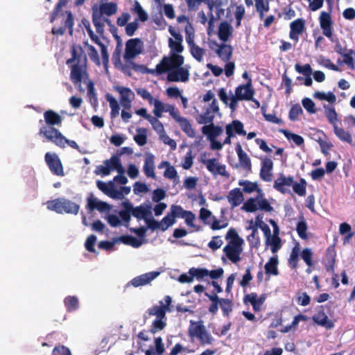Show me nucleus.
I'll return each mask as SVG.
<instances>
[{
    "instance_id": "2",
    "label": "nucleus",
    "mask_w": 355,
    "mask_h": 355,
    "mask_svg": "<svg viewBox=\"0 0 355 355\" xmlns=\"http://www.w3.org/2000/svg\"><path fill=\"white\" fill-rule=\"evenodd\" d=\"M39 135L60 148H63L66 144H68L71 148L78 150L82 154L87 153L86 151L81 150L75 141L67 139L55 128H40Z\"/></svg>"
},
{
    "instance_id": "57",
    "label": "nucleus",
    "mask_w": 355,
    "mask_h": 355,
    "mask_svg": "<svg viewBox=\"0 0 355 355\" xmlns=\"http://www.w3.org/2000/svg\"><path fill=\"white\" fill-rule=\"evenodd\" d=\"M166 311L162 306H153L148 310L150 315H155L157 318H166Z\"/></svg>"
},
{
    "instance_id": "43",
    "label": "nucleus",
    "mask_w": 355,
    "mask_h": 355,
    "mask_svg": "<svg viewBox=\"0 0 355 355\" xmlns=\"http://www.w3.org/2000/svg\"><path fill=\"white\" fill-rule=\"evenodd\" d=\"M132 215L135 217L137 220L146 219V216L150 213L148 208L144 207L142 205H139L134 207L132 205L131 209Z\"/></svg>"
},
{
    "instance_id": "31",
    "label": "nucleus",
    "mask_w": 355,
    "mask_h": 355,
    "mask_svg": "<svg viewBox=\"0 0 355 355\" xmlns=\"http://www.w3.org/2000/svg\"><path fill=\"white\" fill-rule=\"evenodd\" d=\"M122 207H123V209L119 212V215L122 220L125 223V227H128L131 219L132 203L128 200H126L122 202Z\"/></svg>"
},
{
    "instance_id": "8",
    "label": "nucleus",
    "mask_w": 355,
    "mask_h": 355,
    "mask_svg": "<svg viewBox=\"0 0 355 355\" xmlns=\"http://www.w3.org/2000/svg\"><path fill=\"white\" fill-rule=\"evenodd\" d=\"M92 23L96 28V32L101 36L104 34V26L106 23L110 27V31L113 34L114 37L119 40L120 37L116 34V28L112 24L110 19L108 18L101 16V14H97V9L94 8L92 12Z\"/></svg>"
},
{
    "instance_id": "3",
    "label": "nucleus",
    "mask_w": 355,
    "mask_h": 355,
    "mask_svg": "<svg viewBox=\"0 0 355 355\" xmlns=\"http://www.w3.org/2000/svg\"><path fill=\"white\" fill-rule=\"evenodd\" d=\"M255 92L252 85V80L249 78L245 84L240 85L235 89L234 95L230 97L229 107L234 112L238 107V101L253 100Z\"/></svg>"
},
{
    "instance_id": "39",
    "label": "nucleus",
    "mask_w": 355,
    "mask_h": 355,
    "mask_svg": "<svg viewBox=\"0 0 355 355\" xmlns=\"http://www.w3.org/2000/svg\"><path fill=\"white\" fill-rule=\"evenodd\" d=\"M214 118L215 113L207 108L203 114L197 117L196 121L199 124L209 125L214 123Z\"/></svg>"
},
{
    "instance_id": "56",
    "label": "nucleus",
    "mask_w": 355,
    "mask_h": 355,
    "mask_svg": "<svg viewBox=\"0 0 355 355\" xmlns=\"http://www.w3.org/2000/svg\"><path fill=\"white\" fill-rule=\"evenodd\" d=\"M258 198H250L243 204L242 209L252 213L258 210Z\"/></svg>"
},
{
    "instance_id": "55",
    "label": "nucleus",
    "mask_w": 355,
    "mask_h": 355,
    "mask_svg": "<svg viewBox=\"0 0 355 355\" xmlns=\"http://www.w3.org/2000/svg\"><path fill=\"white\" fill-rule=\"evenodd\" d=\"M106 99L110 103V107L111 108V116L112 117H115L119 115L120 107L116 98L110 94H107Z\"/></svg>"
},
{
    "instance_id": "59",
    "label": "nucleus",
    "mask_w": 355,
    "mask_h": 355,
    "mask_svg": "<svg viewBox=\"0 0 355 355\" xmlns=\"http://www.w3.org/2000/svg\"><path fill=\"white\" fill-rule=\"evenodd\" d=\"M219 304L223 311V315L228 317L230 313L232 311L233 309V304L232 300L229 299L221 298V301Z\"/></svg>"
},
{
    "instance_id": "28",
    "label": "nucleus",
    "mask_w": 355,
    "mask_h": 355,
    "mask_svg": "<svg viewBox=\"0 0 355 355\" xmlns=\"http://www.w3.org/2000/svg\"><path fill=\"white\" fill-rule=\"evenodd\" d=\"M214 44L218 46V49L216 51L218 56L224 62L229 61L232 55L233 48L230 44H218L217 42H214Z\"/></svg>"
},
{
    "instance_id": "13",
    "label": "nucleus",
    "mask_w": 355,
    "mask_h": 355,
    "mask_svg": "<svg viewBox=\"0 0 355 355\" xmlns=\"http://www.w3.org/2000/svg\"><path fill=\"white\" fill-rule=\"evenodd\" d=\"M312 320L314 323L327 329H331L334 327V322L329 319L323 306H318L316 313L312 316Z\"/></svg>"
},
{
    "instance_id": "53",
    "label": "nucleus",
    "mask_w": 355,
    "mask_h": 355,
    "mask_svg": "<svg viewBox=\"0 0 355 355\" xmlns=\"http://www.w3.org/2000/svg\"><path fill=\"white\" fill-rule=\"evenodd\" d=\"M282 132H283L287 139L292 140L297 146H301L304 144V140L302 136L291 132L287 130H282Z\"/></svg>"
},
{
    "instance_id": "41",
    "label": "nucleus",
    "mask_w": 355,
    "mask_h": 355,
    "mask_svg": "<svg viewBox=\"0 0 355 355\" xmlns=\"http://www.w3.org/2000/svg\"><path fill=\"white\" fill-rule=\"evenodd\" d=\"M342 56L343 58V62L349 69L354 70L355 69V51L347 49Z\"/></svg>"
},
{
    "instance_id": "12",
    "label": "nucleus",
    "mask_w": 355,
    "mask_h": 355,
    "mask_svg": "<svg viewBox=\"0 0 355 355\" xmlns=\"http://www.w3.org/2000/svg\"><path fill=\"white\" fill-rule=\"evenodd\" d=\"M294 178L291 175L285 176L283 174H279V176L275 180L273 188L282 194L291 193L289 187H292Z\"/></svg>"
},
{
    "instance_id": "4",
    "label": "nucleus",
    "mask_w": 355,
    "mask_h": 355,
    "mask_svg": "<svg viewBox=\"0 0 355 355\" xmlns=\"http://www.w3.org/2000/svg\"><path fill=\"white\" fill-rule=\"evenodd\" d=\"M47 209L54 211L58 214H70L76 215L80 209V206L66 198H56L49 200L46 202Z\"/></svg>"
},
{
    "instance_id": "25",
    "label": "nucleus",
    "mask_w": 355,
    "mask_h": 355,
    "mask_svg": "<svg viewBox=\"0 0 355 355\" xmlns=\"http://www.w3.org/2000/svg\"><path fill=\"white\" fill-rule=\"evenodd\" d=\"M228 202L232 209L239 206L244 200V196L239 188L232 189L227 196Z\"/></svg>"
},
{
    "instance_id": "16",
    "label": "nucleus",
    "mask_w": 355,
    "mask_h": 355,
    "mask_svg": "<svg viewBox=\"0 0 355 355\" xmlns=\"http://www.w3.org/2000/svg\"><path fill=\"white\" fill-rule=\"evenodd\" d=\"M168 31L170 34L175 38V40L172 38L168 39V46L171 49V53L179 55L184 50V46L182 44L183 41L182 36L180 33H176L171 27H170Z\"/></svg>"
},
{
    "instance_id": "5",
    "label": "nucleus",
    "mask_w": 355,
    "mask_h": 355,
    "mask_svg": "<svg viewBox=\"0 0 355 355\" xmlns=\"http://www.w3.org/2000/svg\"><path fill=\"white\" fill-rule=\"evenodd\" d=\"M184 58L181 55L171 54V57H164L161 62L156 65L155 73L160 75L169 72L173 67H181L184 64Z\"/></svg>"
},
{
    "instance_id": "35",
    "label": "nucleus",
    "mask_w": 355,
    "mask_h": 355,
    "mask_svg": "<svg viewBox=\"0 0 355 355\" xmlns=\"http://www.w3.org/2000/svg\"><path fill=\"white\" fill-rule=\"evenodd\" d=\"M227 128H230L232 134L245 136L247 133L244 130L243 123L239 120H233L230 123H228L225 126V132Z\"/></svg>"
},
{
    "instance_id": "21",
    "label": "nucleus",
    "mask_w": 355,
    "mask_h": 355,
    "mask_svg": "<svg viewBox=\"0 0 355 355\" xmlns=\"http://www.w3.org/2000/svg\"><path fill=\"white\" fill-rule=\"evenodd\" d=\"M260 178L265 182H270L272 180V171L273 162L271 159L265 157L261 159Z\"/></svg>"
},
{
    "instance_id": "64",
    "label": "nucleus",
    "mask_w": 355,
    "mask_h": 355,
    "mask_svg": "<svg viewBox=\"0 0 355 355\" xmlns=\"http://www.w3.org/2000/svg\"><path fill=\"white\" fill-rule=\"evenodd\" d=\"M190 49L192 56L198 62H201L205 54L204 49L196 44L190 46Z\"/></svg>"
},
{
    "instance_id": "7",
    "label": "nucleus",
    "mask_w": 355,
    "mask_h": 355,
    "mask_svg": "<svg viewBox=\"0 0 355 355\" xmlns=\"http://www.w3.org/2000/svg\"><path fill=\"white\" fill-rule=\"evenodd\" d=\"M104 165L96 166L94 173L102 176L108 175L111 171L116 170L119 173H124V168L121 164L120 159L116 155H113L110 159L103 162Z\"/></svg>"
},
{
    "instance_id": "22",
    "label": "nucleus",
    "mask_w": 355,
    "mask_h": 355,
    "mask_svg": "<svg viewBox=\"0 0 355 355\" xmlns=\"http://www.w3.org/2000/svg\"><path fill=\"white\" fill-rule=\"evenodd\" d=\"M44 119L46 125L42 128H54L55 125L60 126L62 122V117L52 110H48L44 112Z\"/></svg>"
},
{
    "instance_id": "32",
    "label": "nucleus",
    "mask_w": 355,
    "mask_h": 355,
    "mask_svg": "<svg viewBox=\"0 0 355 355\" xmlns=\"http://www.w3.org/2000/svg\"><path fill=\"white\" fill-rule=\"evenodd\" d=\"M232 27L227 21H223L220 24L218 36L222 42H226L232 35Z\"/></svg>"
},
{
    "instance_id": "10",
    "label": "nucleus",
    "mask_w": 355,
    "mask_h": 355,
    "mask_svg": "<svg viewBox=\"0 0 355 355\" xmlns=\"http://www.w3.org/2000/svg\"><path fill=\"white\" fill-rule=\"evenodd\" d=\"M141 41L139 38L130 39L126 42L123 58L126 61L135 58L141 53L140 44Z\"/></svg>"
},
{
    "instance_id": "46",
    "label": "nucleus",
    "mask_w": 355,
    "mask_h": 355,
    "mask_svg": "<svg viewBox=\"0 0 355 355\" xmlns=\"http://www.w3.org/2000/svg\"><path fill=\"white\" fill-rule=\"evenodd\" d=\"M306 185L307 182L306 180L301 178L299 182H295L293 181L292 187L293 191L299 196H304L306 193Z\"/></svg>"
},
{
    "instance_id": "60",
    "label": "nucleus",
    "mask_w": 355,
    "mask_h": 355,
    "mask_svg": "<svg viewBox=\"0 0 355 355\" xmlns=\"http://www.w3.org/2000/svg\"><path fill=\"white\" fill-rule=\"evenodd\" d=\"M301 257L309 268L313 266V262L312 260L313 252L311 248H306L303 249L301 252Z\"/></svg>"
},
{
    "instance_id": "29",
    "label": "nucleus",
    "mask_w": 355,
    "mask_h": 355,
    "mask_svg": "<svg viewBox=\"0 0 355 355\" xmlns=\"http://www.w3.org/2000/svg\"><path fill=\"white\" fill-rule=\"evenodd\" d=\"M144 171L145 175L148 178H155V156L151 153H147L146 155Z\"/></svg>"
},
{
    "instance_id": "63",
    "label": "nucleus",
    "mask_w": 355,
    "mask_h": 355,
    "mask_svg": "<svg viewBox=\"0 0 355 355\" xmlns=\"http://www.w3.org/2000/svg\"><path fill=\"white\" fill-rule=\"evenodd\" d=\"M139 134L134 136V140L140 146H144L147 143L146 130L144 128L138 129Z\"/></svg>"
},
{
    "instance_id": "18",
    "label": "nucleus",
    "mask_w": 355,
    "mask_h": 355,
    "mask_svg": "<svg viewBox=\"0 0 355 355\" xmlns=\"http://www.w3.org/2000/svg\"><path fill=\"white\" fill-rule=\"evenodd\" d=\"M67 18L64 22V26L60 27H53L52 33L56 36L62 35L64 34L66 28L69 30V35H72L73 33V26L74 24V18L72 12L70 10L65 11Z\"/></svg>"
},
{
    "instance_id": "40",
    "label": "nucleus",
    "mask_w": 355,
    "mask_h": 355,
    "mask_svg": "<svg viewBox=\"0 0 355 355\" xmlns=\"http://www.w3.org/2000/svg\"><path fill=\"white\" fill-rule=\"evenodd\" d=\"M116 241H119L121 243L131 245L133 248H139L142 245V241L141 240L130 235L121 236L116 239Z\"/></svg>"
},
{
    "instance_id": "9",
    "label": "nucleus",
    "mask_w": 355,
    "mask_h": 355,
    "mask_svg": "<svg viewBox=\"0 0 355 355\" xmlns=\"http://www.w3.org/2000/svg\"><path fill=\"white\" fill-rule=\"evenodd\" d=\"M199 218L205 225H210L213 230H219L225 228L228 225L227 223L220 224L216 217L212 215L211 211L204 207L200 209Z\"/></svg>"
},
{
    "instance_id": "44",
    "label": "nucleus",
    "mask_w": 355,
    "mask_h": 355,
    "mask_svg": "<svg viewBox=\"0 0 355 355\" xmlns=\"http://www.w3.org/2000/svg\"><path fill=\"white\" fill-rule=\"evenodd\" d=\"M257 294L256 293H251L250 294H247L243 297V302L245 304L250 303L252 306L253 310L254 311H259L261 309V306L262 304H259L257 301Z\"/></svg>"
},
{
    "instance_id": "47",
    "label": "nucleus",
    "mask_w": 355,
    "mask_h": 355,
    "mask_svg": "<svg viewBox=\"0 0 355 355\" xmlns=\"http://www.w3.org/2000/svg\"><path fill=\"white\" fill-rule=\"evenodd\" d=\"M314 98L320 100V101H326L329 103H334L336 101V96L333 92L324 93L322 92L317 91L313 95Z\"/></svg>"
},
{
    "instance_id": "54",
    "label": "nucleus",
    "mask_w": 355,
    "mask_h": 355,
    "mask_svg": "<svg viewBox=\"0 0 355 355\" xmlns=\"http://www.w3.org/2000/svg\"><path fill=\"white\" fill-rule=\"evenodd\" d=\"M188 211L184 210L180 205H172L170 209L171 216L175 220L176 218H184Z\"/></svg>"
},
{
    "instance_id": "62",
    "label": "nucleus",
    "mask_w": 355,
    "mask_h": 355,
    "mask_svg": "<svg viewBox=\"0 0 355 355\" xmlns=\"http://www.w3.org/2000/svg\"><path fill=\"white\" fill-rule=\"evenodd\" d=\"M152 105H154L153 114L155 116V117L161 118L162 112H164V104L159 99L154 98Z\"/></svg>"
},
{
    "instance_id": "49",
    "label": "nucleus",
    "mask_w": 355,
    "mask_h": 355,
    "mask_svg": "<svg viewBox=\"0 0 355 355\" xmlns=\"http://www.w3.org/2000/svg\"><path fill=\"white\" fill-rule=\"evenodd\" d=\"M266 245L271 246V251L272 253L277 252L282 247V240L279 236H270L266 239Z\"/></svg>"
},
{
    "instance_id": "33",
    "label": "nucleus",
    "mask_w": 355,
    "mask_h": 355,
    "mask_svg": "<svg viewBox=\"0 0 355 355\" xmlns=\"http://www.w3.org/2000/svg\"><path fill=\"white\" fill-rule=\"evenodd\" d=\"M278 259L277 257H272L265 264V272L267 275L277 276L279 275L278 270Z\"/></svg>"
},
{
    "instance_id": "37",
    "label": "nucleus",
    "mask_w": 355,
    "mask_h": 355,
    "mask_svg": "<svg viewBox=\"0 0 355 355\" xmlns=\"http://www.w3.org/2000/svg\"><path fill=\"white\" fill-rule=\"evenodd\" d=\"M178 124L180 125L182 130L191 138H193L196 136V132L192 128V125L189 120L186 117L182 116L178 120Z\"/></svg>"
},
{
    "instance_id": "51",
    "label": "nucleus",
    "mask_w": 355,
    "mask_h": 355,
    "mask_svg": "<svg viewBox=\"0 0 355 355\" xmlns=\"http://www.w3.org/2000/svg\"><path fill=\"white\" fill-rule=\"evenodd\" d=\"M225 239H230L228 244H243V240L241 239L234 228H230L226 234Z\"/></svg>"
},
{
    "instance_id": "23",
    "label": "nucleus",
    "mask_w": 355,
    "mask_h": 355,
    "mask_svg": "<svg viewBox=\"0 0 355 355\" xmlns=\"http://www.w3.org/2000/svg\"><path fill=\"white\" fill-rule=\"evenodd\" d=\"M159 275V272H147L133 278L130 283L135 287L144 286L149 284Z\"/></svg>"
},
{
    "instance_id": "26",
    "label": "nucleus",
    "mask_w": 355,
    "mask_h": 355,
    "mask_svg": "<svg viewBox=\"0 0 355 355\" xmlns=\"http://www.w3.org/2000/svg\"><path fill=\"white\" fill-rule=\"evenodd\" d=\"M336 252L334 245L328 247L325 254L324 267L327 272H334Z\"/></svg>"
},
{
    "instance_id": "38",
    "label": "nucleus",
    "mask_w": 355,
    "mask_h": 355,
    "mask_svg": "<svg viewBox=\"0 0 355 355\" xmlns=\"http://www.w3.org/2000/svg\"><path fill=\"white\" fill-rule=\"evenodd\" d=\"M300 252V243H297L292 248L290 257L288 260V266L292 269H296L298 266L299 254Z\"/></svg>"
},
{
    "instance_id": "15",
    "label": "nucleus",
    "mask_w": 355,
    "mask_h": 355,
    "mask_svg": "<svg viewBox=\"0 0 355 355\" xmlns=\"http://www.w3.org/2000/svg\"><path fill=\"white\" fill-rule=\"evenodd\" d=\"M202 164L206 165L207 170L214 175H220L223 176H229L226 171L225 165H220L216 158H211L209 159H202Z\"/></svg>"
},
{
    "instance_id": "61",
    "label": "nucleus",
    "mask_w": 355,
    "mask_h": 355,
    "mask_svg": "<svg viewBox=\"0 0 355 355\" xmlns=\"http://www.w3.org/2000/svg\"><path fill=\"white\" fill-rule=\"evenodd\" d=\"M159 118L153 116L149 121L150 123L152 125L154 130L158 134V135H161L164 134L166 131L164 130V127L163 123L159 121Z\"/></svg>"
},
{
    "instance_id": "42",
    "label": "nucleus",
    "mask_w": 355,
    "mask_h": 355,
    "mask_svg": "<svg viewBox=\"0 0 355 355\" xmlns=\"http://www.w3.org/2000/svg\"><path fill=\"white\" fill-rule=\"evenodd\" d=\"M325 116L328 120V122L333 125H337L338 121V114L333 107H329V105H324Z\"/></svg>"
},
{
    "instance_id": "30",
    "label": "nucleus",
    "mask_w": 355,
    "mask_h": 355,
    "mask_svg": "<svg viewBox=\"0 0 355 355\" xmlns=\"http://www.w3.org/2000/svg\"><path fill=\"white\" fill-rule=\"evenodd\" d=\"M222 132V128L218 125H215L214 123L204 125L202 128V132L207 135L209 140H213L219 136Z\"/></svg>"
},
{
    "instance_id": "6",
    "label": "nucleus",
    "mask_w": 355,
    "mask_h": 355,
    "mask_svg": "<svg viewBox=\"0 0 355 355\" xmlns=\"http://www.w3.org/2000/svg\"><path fill=\"white\" fill-rule=\"evenodd\" d=\"M191 325L189 329L190 336L196 337L201 345H209L213 341L211 335L207 331L205 327L203 325L202 322H190Z\"/></svg>"
},
{
    "instance_id": "34",
    "label": "nucleus",
    "mask_w": 355,
    "mask_h": 355,
    "mask_svg": "<svg viewBox=\"0 0 355 355\" xmlns=\"http://www.w3.org/2000/svg\"><path fill=\"white\" fill-rule=\"evenodd\" d=\"M334 132L336 136L342 141L351 144L352 143V132L337 125L334 127Z\"/></svg>"
},
{
    "instance_id": "36",
    "label": "nucleus",
    "mask_w": 355,
    "mask_h": 355,
    "mask_svg": "<svg viewBox=\"0 0 355 355\" xmlns=\"http://www.w3.org/2000/svg\"><path fill=\"white\" fill-rule=\"evenodd\" d=\"M117 11V4L114 2L103 3L99 6V10H97V14L106 15L111 16L114 15Z\"/></svg>"
},
{
    "instance_id": "14",
    "label": "nucleus",
    "mask_w": 355,
    "mask_h": 355,
    "mask_svg": "<svg viewBox=\"0 0 355 355\" xmlns=\"http://www.w3.org/2000/svg\"><path fill=\"white\" fill-rule=\"evenodd\" d=\"M189 78V71L187 69L181 67H173L168 73L167 80L168 82H187Z\"/></svg>"
},
{
    "instance_id": "52",
    "label": "nucleus",
    "mask_w": 355,
    "mask_h": 355,
    "mask_svg": "<svg viewBox=\"0 0 355 355\" xmlns=\"http://www.w3.org/2000/svg\"><path fill=\"white\" fill-rule=\"evenodd\" d=\"M134 13H136L138 16L139 19L141 21H146L148 18V15L146 12L143 9L139 1H135L134 7L132 9Z\"/></svg>"
},
{
    "instance_id": "1",
    "label": "nucleus",
    "mask_w": 355,
    "mask_h": 355,
    "mask_svg": "<svg viewBox=\"0 0 355 355\" xmlns=\"http://www.w3.org/2000/svg\"><path fill=\"white\" fill-rule=\"evenodd\" d=\"M82 55L78 54L76 46L73 45L71 48V58L68 59L66 62L67 65L76 62L71 66L70 80L76 86L80 91H83L82 89V82L86 83L89 80V73L87 67V58L86 55H83V60H81Z\"/></svg>"
},
{
    "instance_id": "20",
    "label": "nucleus",
    "mask_w": 355,
    "mask_h": 355,
    "mask_svg": "<svg viewBox=\"0 0 355 355\" xmlns=\"http://www.w3.org/2000/svg\"><path fill=\"white\" fill-rule=\"evenodd\" d=\"M290 28L289 37L295 42H298L299 35L305 29V21L302 18L297 19L290 24Z\"/></svg>"
},
{
    "instance_id": "24",
    "label": "nucleus",
    "mask_w": 355,
    "mask_h": 355,
    "mask_svg": "<svg viewBox=\"0 0 355 355\" xmlns=\"http://www.w3.org/2000/svg\"><path fill=\"white\" fill-rule=\"evenodd\" d=\"M121 94L120 103L121 105L127 110L131 107V101L134 98L135 94L128 87H121L118 89Z\"/></svg>"
},
{
    "instance_id": "17",
    "label": "nucleus",
    "mask_w": 355,
    "mask_h": 355,
    "mask_svg": "<svg viewBox=\"0 0 355 355\" xmlns=\"http://www.w3.org/2000/svg\"><path fill=\"white\" fill-rule=\"evenodd\" d=\"M319 21L323 35L328 38H331L333 35V21L330 13L325 11L321 12Z\"/></svg>"
},
{
    "instance_id": "50",
    "label": "nucleus",
    "mask_w": 355,
    "mask_h": 355,
    "mask_svg": "<svg viewBox=\"0 0 355 355\" xmlns=\"http://www.w3.org/2000/svg\"><path fill=\"white\" fill-rule=\"evenodd\" d=\"M308 227L307 223L304 218L302 217V220L299 221L297 224L296 231L299 237L303 240L308 239V235L306 234Z\"/></svg>"
},
{
    "instance_id": "48",
    "label": "nucleus",
    "mask_w": 355,
    "mask_h": 355,
    "mask_svg": "<svg viewBox=\"0 0 355 355\" xmlns=\"http://www.w3.org/2000/svg\"><path fill=\"white\" fill-rule=\"evenodd\" d=\"M189 274L191 275L193 278L200 281L205 277H208V270L204 268H191L189 270Z\"/></svg>"
},
{
    "instance_id": "19",
    "label": "nucleus",
    "mask_w": 355,
    "mask_h": 355,
    "mask_svg": "<svg viewBox=\"0 0 355 355\" xmlns=\"http://www.w3.org/2000/svg\"><path fill=\"white\" fill-rule=\"evenodd\" d=\"M243 244H227L223 248L226 257L232 262L237 263L241 260L240 254L243 251Z\"/></svg>"
},
{
    "instance_id": "11",
    "label": "nucleus",
    "mask_w": 355,
    "mask_h": 355,
    "mask_svg": "<svg viewBox=\"0 0 355 355\" xmlns=\"http://www.w3.org/2000/svg\"><path fill=\"white\" fill-rule=\"evenodd\" d=\"M45 162L51 173L58 176H64V171L60 159L56 154L46 153L45 154Z\"/></svg>"
},
{
    "instance_id": "45",
    "label": "nucleus",
    "mask_w": 355,
    "mask_h": 355,
    "mask_svg": "<svg viewBox=\"0 0 355 355\" xmlns=\"http://www.w3.org/2000/svg\"><path fill=\"white\" fill-rule=\"evenodd\" d=\"M64 306L69 312L77 310L79 307L78 299L76 296H67L64 300Z\"/></svg>"
},
{
    "instance_id": "27",
    "label": "nucleus",
    "mask_w": 355,
    "mask_h": 355,
    "mask_svg": "<svg viewBox=\"0 0 355 355\" xmlns=\"http://www.w3.org/2000/svg\"><path fill=\"white\" fill-rule=\"evenodd\" d=\"M235 150L242 168L246 171H250L252 169L251 160L248 155L243 150L242 146L239 143L236 144Z\"/></svg>"
},
{
    "instance_id": "58",
    "label": "nucleus",
    "mask_w": 355,
    "mask_h": 355,
    "mask_svg": "<svg viewBox=\"0 0 355 355\" xmlns=\"http://www.w3.org/2000/svg\"><path fill=\"white\" fill-rule=\"evenodd\" d=\"M302 112L303 110L300 104H295L291 107L289 110L288 118L291 121H295L297 120L299 116L302 114Z\"/></svg>"
}]
</instances>
